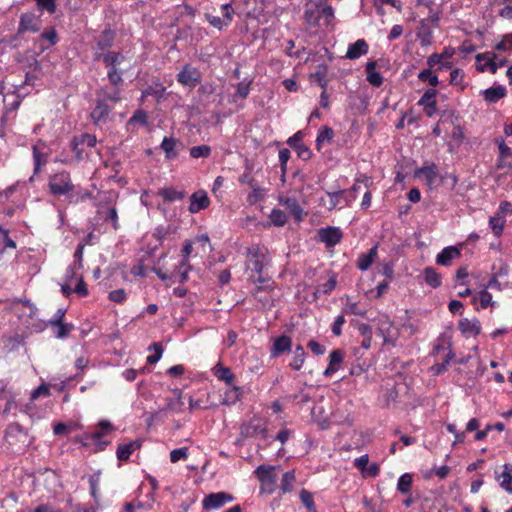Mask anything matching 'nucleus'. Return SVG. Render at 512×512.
Instances as JSON below:
<instances>
[{"mask_svg": "<svg viewBox=\"0 0 512 512\" xmlns=\"http://www.w3.org/2000/svg\"><path fill=\"white\" fill-rule=\"evenodd\" d=\"M270 438H273L266 425L259 419H253L243 423L240 427V435L235 441V445H256L260 448L262 445H270Z\"/></svg>", "mask_w": 512, "mask_h": 512, "instance_id": "obj_1", "label": "nucleus"}, {"mask_svg": "<svg viewBox=\"0 0 512 512\" xmlns=\"http://www.w3.org/2000/svg\"><path fill=\"white\" fill-rule=\"evenodd\" d=\"M95 61H102L107 68V78L112 86L122 85L123 72L118 66L124 61V55L119 51H107L106 53L94 52Z\"/></svg>", "mask_w": 512, "mask_h": 512, "instance_id": "obj_2", "label": "nucleus"}, {"mask_svg": "<svg viewBox=\"0 0 512 512\" xmlns=\"http://www.w3.org/2000/svg\"><path fill=\"white\" fill-rule=\"evenodd\" d=\"M48 188L53 196H65L70 202L74 201L75 185L72 183L68 171L63 170L51 175L48 181Z\"/></svg>", "mask_w": 512, "mask_h": 512, "instance_id": "obj_3", "label": "nucleus"}, {"mask_svg": "<svg viewBox=\"0 0 512 512\" xmlns=\"http://www.w3.org/2000/svg\"><path fill=\"white\" fill-rule=\"evenodd\" d=\"M114 431V427L108 420H101L97 426L91 428L82 437V445L89 446L94 444L97 447L106 446L110 441L106 438Z\"/></svg>", "mask_w": 512, "mask_h": 512, "instance_id": "obj_4", "label": "nucleus"}, {"mask_svg": "<svg viewBox=\"0 0 512 512\" xmlns=\"http://www.w3.org/2000/svg\"><path fill=\"white\" fill-rule=\"evenodd\" d=\"M40 15L34 12H25L20 15L19 24L17 28V35H22L27 32L37 33L40 31Z\"/></svg>", "mask_w": 512, "mask_h": 512, "instance_id": "obj_5", "label": "nucleus"}, {"mask_svg": "<svg viewBox=\"0 0 512 512\" xmlns=\"http://www.w3.org/2000/svg\"><path fill=\"white\" fill-rule=\"evenodd\" d=\"M318 239L324 243L327 248L334 247L341 242L343 232L339 227L326 226L318 229Z\"/></svg>", "mask_w": 512, "mask_h": 512, "instance_id": "obj_6", "label": "nucleus"}, {"mask_svg": "<svg viewBox=\"0 0 512 512\" xmlns=\"http://www.w3.org/2000/svg\"><path fill=\"white\" fill-rule=\"evenodd\" d=\"M177 81L184 86L195 88L201 82V73L197 68L186 64L177 74Z\"/></svg>", "mask_w": 512, "mask_h": 512, "instance_id": "obj_7", "label": "nucleus"}, {"mask_svg": "<svg viewBox=\"0 0 512 512\" xmlns=\"http://www.w3.org/2000/svg\"><path fill=\"white\" fill-rule=\"evenodd\" d=\"M233 496L227 492L211 493L205 496L202 501L203 509L214 510L224 506L226 503L233 501Z\"/></svg>", "mask_w": 512, "mask_h": 512, "instance_id": "obj_8", "label": "nucleus"}, {"mask_svg": "<svg viewBox=\"0 0 512 512\" xmlns=\"http://www.w3.org/2000/svg\"><path fill=\"white\" fill-rule=\"evenodd\" d=\"M160 148L165 152L166 160H175L180 150L184 148V144L174 137H164Z\"/></svg>", "mask_w": 512, "mask_h": 512, "instance_id": "obj_9", "label": "nucleus"}, {"mask_svg": "<svg viewBox=\"0 0 512 512\" xmlns=\"http://www.w3.org/2000/svg\"><path fill=\"white\" fill-rule=\"evenodd\" d=\"M116 33L111 28L104 29L101 34L95 39L94 52L104 53V51H110L109 49L113 46L115 41Z\"/></svg>", "mask_w": 512, "mask_h": 512, "instance_id": "obj_10", "label": "nucleus"}, {"mask_svg": "<svg viewBox=\"0 0 512 512\" xmlns=\"http://www.w3.org/2000/svg\"><path fill=\"white\" fill-rule=\"evenodd\" d=\"M112 111V107L105 102V99L97 97L96 105L93 108L90 117L94 124L105 123Z\"/></svg>", "mask_w": 512, "mask_h": 512, "instance_id": "obj_11", "label": "nucleus"}, {"mask_svg": "<svg viewBox=\"0 0 512 512\" xmlns=\"http://www.w3.org/2000/svg\"><path fill=\"white\" fill-rule=\"evenodd\" d=\"M188 210L191 214H196L209 207L210 199L205 190H198L190 196Z\"/></svg>", "mask_w": 512, "mask_h": 512, "instance_id": "obj_12", "label": "nucleus"}, {"mask_svg": "<svg viewBox=\"0 0 512 512\" xmlns=\"http://www.w3.org/2000/svg\"><path fill=\"white\" fill-rule=\"evenodd\" d=\"M393 322L388 316L381 317L377 324V334L383 338L384 345L396 346V340L393 338L391 332Z\"/></svg>", "mask_w": 512, "mask_h": 512, "instance_id": "obj_13", "label": "nucleus"}, {"mask_svg": "<svg viewBox=\"0 0 512 512\" xmlns=\"http://www.w3.org/2000/svg\"><path fill=\"white\" fill-rule=\"evenodd\" d=\"M292 348V339L287 335L276 337L270 348V356L272 358L279 357L285 352H290Z\"/></svg>", "mask_w": 512, "mask_h": 512, "instance_id": "obj_14", "label": "nucleus"}, {"mask_svg": "<svg viewBox=\"0 0 512 512\" xmlns=\"http://www.w3.org/2000/svg\"><path fill=\"white\" fill-rule=\"evenodd\" d=\"M458 328L461 333L468 336H477L481 332V324L477 318L469 320L468 318H462L458 322Z\"/></svg>", "mask_w": 512, "mask_h": 512, "instance_id": "obj_15", "label": "nucleus"}, {"mask_svg": "<svg viewBox=\"0 0 512 512\" xmlns=\"http://www.w3.org/2000/svg\"><path fill=\"white\" fill-rule=\"evenodd\" d=\"M344 359V351L341 349H334L331 351L329 355V364L327 368L324 370L323 375L325 377H330L335 374Z\"/></svg>", "mask_w": 512, "mask_h": 512, "instance_id": "obj_16", "label": "nucleus"}, {"mask_svg": "<svg viewBox=\"0 0 512 512\" xmlns=\"http://www.w3.org/2000/svg\"><path fill=\"white\" fill-rule=\"evenodd\" d=\"M157 194L163 198L165 202L172 203L181 201L187 196L184 189L178 190L173 186H166L158 190Z\"/></svg>", "mask_w": 512, "mask_h": 512, "instance_id": "obj_17", "label": "nucleus"}, {"mask_svg": "<svg viewBox=\"0 0 512 512\" xmlns=\"http://www.w3.org/2000/svg\"><path fill=\"white\" fill-rule=\"evenodd\" d=\"M369 46L364 39H358L356 42L348 46L345 57L355 60L368 53Z\"/></svg>", "mask_w": 512, "mask_h": 512, "instance_id": "obj_18", "label": "nucleus"}, {"mask_svg": "<svg viewBox=\"0 0 512 512\" xmlns=\"http://www.w3.org/2000/svg\"><path fill=\"white\" fill-rule=\"evenodd\" d=\"M461 256V251L456 246H448L441 250L436 257V263L449 266L453 259Z\"/></svg>", "mask_w": 512, "mask_h": 512, "instance_id": "obj_19", "label": "nucleus"}, {"mask_svg": "<svg viewBox=\"0 0 512 512\" xmlns=\"http://www.w3.org/2000/svg\"><path fill=\"white\" fill-rule=\"evenodd\" d=\"M378 255V243L372 246L367 253H362L357 259V268L366 271L376 260Z\"/></svg>", "mask_w": 512, "mask_h": 512, "instance_id": "obj_20", "label": "nucleus"}, {"mask_svg": "<svg viewBox=\"0 0 512 512\" xmlns=\"http://www.w3.org/2000/svg\"><path fill=\"white\" fill-rule=\"evenodd\" d=\"M481 94L486 102L497 103L506 96L507 90L502 85H495L481 91Z\"/></svg>", "mask_w": 512, "mask_h": 512, "instance_id": "obj_21", "label": "nucleus"}, {"mask_svg": "<svg viewBox=\"0 0 512 512\" xmlns=\"http://www.w3.org/2000/svg\"><path fill=\"white\" fill-rule=\"evenodd\" d=\"M248 255L252 257V259L249 261L248 269H251V271L262 274L264 270V264L261 260V252L258 247H250L248 248Z\"/></svg>", "mask_w": 512, "mask_h": 512, "instance_id": "obj_22", "label": "nucleus"}, {"mask_svg": "<svg viewBox=\"0 0 512 512\" xmlns=\"http://www.w3.org/2000/svg\"><path fill=\"white\" fill-rule=\"evenodd\" d=\"M421 175L425 177L427 185L431 187L432 184L435 182L436 178L438 177L436 164L431 162L428 165H424L418 168L415 172V176L419 177Z\"/></svg>", "mask_w": 512, "mask_h": 512, "instance_id": "obj_23", "label": "nucleus"}, {"mask_svg": "<svg viewBox=\"0 0 512 512\" xmlns=\"http://www.w3.org/2000/svg\"><path fill=\"white\" fill-rule=\"evenodd\" d=\"M120 86L121 85H116V86H113V89L112 90H108L107 88L105 87H102L100 88L98 91H97V97L101 98V99H105V102L107 103L108 101L112 102L113 104H116L118 103L120 100H121V96H120Z\"/></svg>", "mask_w": 512, "mask_h": 512, "instance_id": "obj_24", "label": "nucleus"}, {"mask_svg": "<svg viewBox=\"0 0 512 512\" xmlns=\"http://www.w3.org/2000/svg\"><path fill=\"white\" fill-rule=\"evenodd\" d=\"M365 70H366V74H367V81L373 87H380L383 84L382 75L376 71V62L375 61L368 62L366 64Z\"/></svg>", "mask_w": 512, "mask_h": 512, "instance_id": "obj_25", "label": "nucleus"}, {"mask_svg": "<svg viewBox=\"0 0 512 512\" xmlns=\"http://www.w3.org/2000/svg\"><path fill=\"white\" fill-rule=\"evenodd\" d=\"M213 374L228 385H231L235 380V375L229 367L223 366L221 363H217L213 368Z\"/></svg>", "mask_w": 512, "mask_h": 512, "instance_id": "obj_26", "label": "nucleus"}, {"mask_svg": "<svg viewBox=\"0 0 512 512\" xmlns=\"http://www.w3.org/2000/svg\"><path fill=\"white\" fill-rule=\"evenodd\" d=\"M424 281L432 288H438L442 284V277L433 267H425L423 269Z\"/></svg>", "mask_w": 512, "mask_h": 512, "instance_id": "obj_27", "label": "nucleus"}, {"mask_svg": "<svg viewBox=\"0 0 512 512\" xmlns=\"http://www.w3.org/2000/svg\"><path fill=\"white\" fill-rule=\"evenodd\" d=\"M304 19L311 27H319L321 23V8L320 3L315 8L306 9L304 12Z\"/></svg>", "mask_w": 512, "mask_h": 512, "instance_id": "obj_28", "label": "nucleus"}, {"mask_svg": "<svg viewBox=\"0 0 512 512\" xmlns=\"http://www.w3.org/2000/svg\"><path fill=\"white\" fill-rule=\"evenodd\" d=\"M497 478L500 481V486L507 492L512 493V465L505 464Z\"/></svg>", "mask_w": 512, "mask_h": 512, "instance_id": "obj_29", "label": "nucleus"}, {"mask_svg": "<svg viewBox=\"0 0 512 512\" xmlns=\"http://www.w3.org/2000/svg\"><path fill=\"white\" fill-rule=\"evenodd\" d=\"M333 137H334V131L331 127H329L327 125L321 126L317 132V137H316V141H315L316 149L318 151H320L323 143L324 142L330 143L333 140Z\"/></svg>", "mask_w": 512, "mask_h": 512, "instance_id": "obj_30", "label": "nucleus"}, {"mask_svg": "<svg viewBox=\"0 0 512 512\" xmlns=\"http://www.w3.org/2000/svg\"><path fill=\"white\" fill-rule=\"evenodd\" d=\"M3 101H4L5 112L13 114L16 112V110L21 105L22 99L19 94L13 92L11 94H7L4 97Z\"/></svg>", "mask_w": 512, "mask_h": 512, "instance_id": "obj_31", "label": "nucleus"}, {"mask_svg": "<svg viewBox=\"0 0 512 512\" xmlns=\"http://www.w3.org/2000/svg\"><path fill=\"white\" fill-rule=\"evenodd\" d=\"M412 483H413L412 474L404 473L399 477V479L397 481L396 489L400 494L408 495V494H410Z\"/></svg>", "mask_w": 512, "mask_h": 512, "instance_id": "obj_32", "label": "nucleus"}, {"mask_svg": "<svg viewBox=\"0 0 512 512\" xmlns=\"http://www.w3.org/2000/svg\"><path fill=\"white\" fill-rule=\"evenodd\" d=\"M250 281H252L254 284H256V288L254 291L260 292V291H270L273 290V281L269 277H264L262 274H258L257 278H254L251 276L249 278Z\"/></svg>", "mask_w": 512, "mask_h": 512, "instance_id": "obj_33", "label": "nucleus"}, {"mask_svg": "<svg viewBox=\"0 0 512 512\" xmlns=\"http://www.w3.org/2000/svg\"><path fill=\"white\" fill-rule=\"evenodd\" d=\"M49 327L53 328V332L56 338L58 339H65L69 336L71 331L74 330V325L72 323H59V324H53L48 325Z\"/></svg>", "mask_w": 512, "mask_h": 512, "instance_id": "obj_34", "label": "nucleus"}, {"mask_svg": "<svg viewBox=\"0 0 512 512\" xmlns=\"http://www.w3.org/2000/svg\"><path fill=\"white\" fill-rule=\"evenodd\" d=\"M177 228L172 225L163 226L159 225L155 228L153 237L159 242V245H162L164 240L167 239V237L170 234L175 233Z\"/></svg>", "mask_w": 512, "mask_h": 512, "instance_id": "obj_35", "label": "nucleus"}, {"mask_svg": "<svg viewBox=\"0 0 512 512\" xmlns=\"http://www.w3.org/2000/svg\"><path fill=\"white\" fill-rule=\"evenodd\" d=\"M505 222L506 220L503 216L499 215V213L489 218V226L495 236L499 237L502 235Z\"/></svg>", "mask_w": 512, "mask_h": 512, "instance_id": "obj_36", "label": "nucleus"}, {"mask_svg": "<svg viewBox=\"0 0 512 512\" xmlns=\"http://www.w3.org/2000/svg\"><path fill=\"white\" fill-rule=\"evenodd\" d=\"M321 8V19H324V22L322 25L328 27L333 23V20L335 18V12L334 8L327 3H320Z\"/></svg>", "mask_w": 512, "mask_h": 512, "instance_id": "obj_37", "label": "nucleus"}, {"mask_svg": "<svg viewBox=\"0 0 512 512\" xmlns=\"http://www.w3.org/2000/svg\"><path fill=\"white\" fill-rule=\"evenodd\" d=\"M284 204L289 208L291 214L294 216L295 220L300 222L303 216V209L299 205L296 199L294 198H286Z\"/></svg>", "mask_w": 512, "mask_h": 512, "instance_id": "obj_38", "label": "nucleus"}, {"mask_svg": "<svg viewBox=\"0 0 512 512\" xmlns=\"http://www.w3.org/2000/svg\"><path fill=\"white\" fill-rule=\"evenodd\" d=\"M417 77L419 81L428 82L432 87H436L439 84L438 76L430 68L420 71Z\"/></svg>", "mask_w": 512, "mask_h": 512, "instance_id": "obj_39", "label": "nucleus"}, {"mask_svg": "<svg viewBox=\"0 0 512 512\" xmlns=\"http://www.w3.org/2000/svg\"><path fill=\"white\" fill-rule=\"evenodd\" d=\"M33 162H34V174H37L42 165L47 162V155L38 150L37 146L32 147Z\"/></svg>", "mask_w": 512, "mask_h": 512, "instance_id": "obj_40", "label": "nucleus"}, {"mask_svg": "<svg viewBox=\"0 0 512 512\" xmlns=\"http://www.w3.org/2000/svg\"><path fill=\"white\" fill-rule=\"evenodd\" d=\"M39 38L47 41L49 46H54L59 42V36L54 26H51L41 32Z\"/></svg>", "mask_w": 512, "mask_h": 512, "instance_id": "obj_41", "label": "nucleus"}, {"mask_svg": "<svg viewBox=\"0 0 512 512\" xmlns=\"http://www.w3.org/2000/svg\"><path fill=\"white\" fill-rule=\"evenodd\" d=\"M241 395V388L238 386H233L230 390L225 392V398L222 404L233 405L240 400Z\"/></svg>", "mask_w": 512, "mask_h": 512, "instance_id": "obj_42", "label": "nucleus"}, {"mask_svg": "<svg viewBox=\"0 0 512 512\" xmlns=\"http://www.w3.org/2000/svg\"><path fill=\"white\" fill-rule=\"evenodd\" d=\"M205 19L208 21L210 25H212L214 28H217L220 31L231 24V22L229 20H226L225 17L221 18L219 16H214L209 13L205 14Z\"/></svg>", "mask_w": 512, "mask_h": 512, "instance_id": "obj_43", "label": "nucleus"}, {"mask_svg": "<svg viewBox=\"0 0 512 512\" xmlns=\"http://www.w3.org/2000/svg\"><path fill=\"white\" fill-rule=\"evenodd\" d=\"M455 354L454 352L452 351V349H449L447 355L445 356L443 362L441 363H436L432 366V372L434 375H440L442 373H444L446 370H447V367L450 363V361L452 360V358H454Z\"/></svg>", "mask_w": 512, "mask_h": 512, "instance_id": "obj_44", "label": "nucleus"}, {"mask_svg": "<svg viewBox=\"0 0 512 512\" xmlns=\"http://www.w3.org/2000/svg\"><path fill=\"white\" fill-rule=\"evenodd\" d=\"M190 156L194 159L208 158L211 154V147L208 145L193 146L189 150Z\"/></svg>", "mask_w": 512, "mask_h": 512, "instance_id": "obj_45", "label": "nucleus"}, {"mask_svg": "<svg viewBox=\"0 0 512 512\" xmlns=\"http://www.w3.org/2000/svg\"><path fill=\"white\" fill-rule=\"evenodd\" d=\"M421 28L417 33V37L420 40L422 46H428L432 43V31L428 26L424 24V20L421 21Z\"/></svg>", "mask_w": 512, "mask_h": 512, "instance_id": "obj_46", "label": "nucleus"}, {"mask_svg": "<svg viewBox=\"0 0 512 512\" xmlns=\"http://www.w3.org/2000/svg\"><path fill=\"white\" fill-rule=\"evenodd\" d=\"M271 223L276 227H282L287 222V216L284 211L280 209H273L269 215Z\"/></svg>", "mask_w": 512, "mask_h": 512, "instance_id": "obj_47", "label": "nucleus"}, {"mask_svg": "<svg viewBox=\"0 0 512 512\" xmlns=\"http://www.w3.org/2000/svg\"><path fill=\"white\" fill-rule=\"evenodd\" d=\"M273 469L274 467L270 465H260L256 468L255 474L259 478L260 482L274 479L275 476L273 475Z\"/></svg>", "mask_w": 512, "mask_h": 512, "instance_id": "obj_48", "label": "nucleus"}, {"mask_svg": "<svg viewBox=\"0 0 512 512\" xmlns=\"http://www.w3.org/2000/svg\"><path fill=\"white\" fill-rule=\"evenodd\" d=\"M39 11L54 14L57 10V0H34Z\"/></svg>", "mask_w": 512, "mask_h": 512, "instance_id": "obj_49", "label": "nucleus"}, {"mask_svg": "<svg viewBox=\"0 0 512 512\" xmlns=\"http://www.w3.org/2000/svg\"><path fill=\"white\" fill-rule=\"evenodd\" d=\"M149 350H153L154 354H151L147 357L148 364H156L162 357L163 347L160 342H155L151 344L148 348Z\"/></svg>", "mask_w": 512, "mask_h": 512, "instance_id": "obj_50", "label": "nucleus"}, {"mask_svg": "<svg viewBox=\"0 0 512 512\" xmlns=\"http://www.w3.org/2000/svg\"><path fill=\"white\" fill-rule=\"evenodd\" d=\"M74 423H63L59 422L54 425L53 432L57 436H68L75 429Z\"/></svg>", "mask_w": 512, "mask_h": 512, "instance_id": "obj_51", "label": "nucleus"}, {"mask_svg": "<svg viewBox=\"0 0 512 512\" xmlns=\"http://www.w3.org/2000/svg\"><path fill=\"white\" fill-rule=\"evenodd\" d=\"M300 500L309 512H315L316 506L313 500V495L309 491L302 489L300 491Z\"/></svg>", "mask_w": 512, "mask_h": 512, "instance_id": "obj_52", "label": "nucleus"}, {"mask_svg": "<svg viewBox=\"0 0 512 512\" xmlns=\"http://www.w3.org/2000/svg\"><path fill=\"white\" fill-rule=\"evenodd\" d=\"M295 481V474L293 471H287L283 474L281 479V490L283 493L290 492L292 490V483Z\"/></svg>", "mask_w": 512, "mask_h": 512, "instance_id": "obj_53", "label": "nucleus"}, {"mask_svg": "<svg viewBox=\"0 0 512 512\" xmlns=\"http://www.w3.org/2000/svg\"><path fill=\"white\" fill-rule=\"evenodd\" d=\"M329 197L328 210H333L340 203L342 197L345 195L346 190H338L335 192H326Z\"/></svg>", "mask_w": 512, "mask_h": 512, "instance_id": "obj_54", "label": "nucleus"}, {"mask_svg": "<svg viewBox=\"0 0 512 512\" xmlns=\"http://www.w3.org/2000/svg\"><path fill=\"white\" fill-rule=\"evenodd\" d=\"M250 82L241 81L236 85L234 98L246 99L250 93Z\"/></svg>", "mask_w": 512, "mask_h": 512, "instance_id": "obj_55", "label": "nucleus"}, {"mask_svg": "<svg viewBox=\"0 0 512 512\" xmlns=\"http://www.w3.org/2000/svg\"><path fill=\"white\" fill-rule=\"evenodd\" d=\"M88 481H89V486H90V494L94 498L95 501H98L100 472L90 475Z\"/></svg>", "mask_w": 512, "mask_h": 512, "instance_id": "obj_56", "label": "nucleus"}, {"mask_svg": "<svg viewBox=\"0 0 512 512\" xmlns=\"http://www.w3.org/2000/svg\"><path fill=\"white\" fill-rule=\"evenodd\" d=\"M438 95V90L435 88L427 89L424 94L420 97L417 104L419 106L425 105L429 102H436V96Z\"/></svg>", "mask_w": 512, "mask_h": 512, "instance_id": "obj_57", "label": "nucleus"}, {"mask_svg": "<svg viewBox=\"0 0 512 512\" xmlns=\"http://www.w3.org/2000/svg\"><path fill=\"white\" fill-rule=\"evenodd\" d=\"M326 70L327 66H323L322 69L317 70L315 73L311 74V79H313L315 82L318 83V85L326 89L327 87V80H326Z\"/></svg>", "mask_w": 512, "mask_h": 512, "instance_id": "obj_58", "label": "nucleus"}, {"mask_svg": "<svg viewBox=\"0 0 512 512\" xmlns=\"http://www.w3.org/2000/svg\"><path fill=\"white\" fill-rule=\"evenodd\" d=\"M287 400L291 402H297L299 404L308 403L311 400V396L308 393L304 392V388H301L298 393L289 395L286 397Z\"/></svg>", "mask_w": 512, "mask_h": 512, "instance_id": "obj_59", "label": "nucleus"}, {"mask_svg": "<svg viewBox=\"0 0 512 512\" xmlns=\"http://www.w3.org/2000/svg\"><path fill=\"white\" fill-rule=\"evenodd\" d=\"M49 397L50 396V385L46 383H42L36 389H34L31 393V400H36L39 397Z\"/></svg>", "mask_w": 512, "mask_h": 512, "instance_id": "obj_60", "label": "nucleus"}, {"mask_svg": "<svg viewBox=\"0 0 512 512\" xmlns=\"http://www.w3.org/2000/svg\"><path fill=\"white\" fill-rule=\"evenodd\" d=\"M450 472V467L447 465H442L440 467L434 466L424 477L430 478L432 474H435L440 479H445Z\"/></svg>", "mask_w": 512, "mask_h": 512, "instance_id": "obj_61", "label": "nucleus"}, {"mask_svg": "<svg viewBox=\"0 0 512 512\" xmlns=\"http://www.w3.org/2000/svg\"><path fill=\"white\" fill-rule=\"evenodd\" d=\"M479 301L482 309H486L488 306H494L495 302L492 301V294L487 289L483 288L479 292Z\"/></svg>", "mask_w": 512, "mask_h": 512, "instance_id": "obj_62", "label": "nucleus"}, {"mask_svg": "<svg viewBox=\"0 0 512 512\" xmlns=\"http://www.w3.org/2000/svg\"><path fill=\"white\" fill-rule=\"evenodd\" d=\"M104 221H110L114 230H118L120 225L118 222V212L115 207H109L106 211Z\"/></svg>", "mask_w": 512, "mask_h": 512, "instance_id": "obj_63", "label": "nucleus"}, {"mask_svg": "<svg viewBox=\"0 0 512 512\" xmlns=\"http://www.w3.org/2000/svg\"><path fill=\"white\" fill-rule=\"evenodd\" d=\"M296 153H297V156L302 159L303 161H308L312 158V151L311 149L305 145L304 143L303 144H300L299 146L296 147L295 149Z\"/></svg>", "mask_w": 512, "mask_h": 512, "instance_id": "obj_64", "label": "nucleus"}]
</instances>
